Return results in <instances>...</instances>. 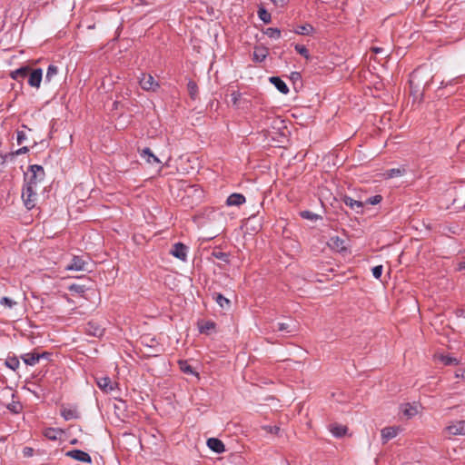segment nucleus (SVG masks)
<instances>
[{
	"instance_id": "f257e3e1",
	"label": "nucleus",
	"mask_w": 465,
	"mask_h": 465,
	"mask_svg": "<svg viewBox=\"0 0 465 465\" xmlns=\"http://www.w3.org/2000/svg\"><path fill=\"white\" fill-rule=\"evenodd\" d=\"M22 199L25 206L31 210L33 209L37 201V188L35 182H26L22 191Z\"/></svg>"
},
{
	"instance_id": "f03ea898",
	"label": "nucleus",
	"mask_w": 465,
	"mask_h": 465,
	"mask_svg": "<svg viewBox=\"0 0 465 465\" xmlns=\"http://www.w3.org/2000/svg\"><path fill=\"white\" fill-rule=\"evenodd\" d=\"M445 433L451 436H465V420H454L445 428Z\"/></svg>"
},
{
	"instance_id": "7ed1b4c3",
	"label": "nucleus",
	"mask_w": 465,
	"mask_h": 465,
	"mask_svg": "<svg viewBox=\"0 0 465 465\" xmlns=\"http://www.w3.org/2000/svg\"><path fill=\"white\" fill-rule=\"evenodd\" d=\"M89 261L88 259H84L82 256H74L70 262L65 266V270L67 271H89L88 269Z\"/></svg>"
},
{
	"instance_id": "20e7f679",
	"label": "nucleus",
	"mask_w": 465,
	"mask_h": 465,
	"mask_svg": "<svg viewBox=\"0 0 465 465\" xmlns=\"http://www.w3.org/2000/svg\"><path fill=\"white\" fill-rule=\"evenodd\" d=\"M139 84L141 87L147 92H154L159 87V84L155 81L154 77L150 74H142Z\"/></svg>"
},
{
	"instance_id": "39448f33",
	"label": "nucleus",
	"mask_w": 465,
	"mask_h": 465,
	"mask_svg": "<svg viewBox=\"0 0 465 465\" xmlns=\"http://www.w3.org/2000/svg\"><path fill=\"white\" fill-rule=\"evenodd\" d=\"M43 79V71L41 68L31 69L28 74V84L31 87L38 89Z\"/></svg>"
},
{
	"instance_id": "423d86ee",
	"label": "nucleus",
	"mask_w": 465,
	"mask_h": 465,
	"mask_svg": "<svg viewBox=\"0 0 465 465\" xmlns=\"http://www.w3.org/2000/svg\"><path fill=\"white\" fill-rule=\"evenodd\" d=\"M188 247L182 242L173 244L170 253L179 260L185 262L187 259Z\"/></svg>"
},
{
	"instance_id": "0eeeda50",
	"label": "nucleus",
	"mask_w": 465,
	"mask_h": 465,
	"mask_svg": "<svg viewBox=\"0 0 465 465\" xmlns=\"http://www.w3.org/2000/svg\"><path fill=\"white\" fill-rule=\"evenodd\" d=\"M67 457H70L74 460H76L78 461H82V462H86V463H91L92 462V459H91V456L84 451V450H69L66 452L65 454Z\"/></svg>"
},
{
	"instance_id": "6e6552de",
	"label": "nucleus",
	"mask_w": 465,
	"mask_h": 465,
	"mask_svg": "<svg viewBox=\"0 0 465 465\" xmlns=\"http://www.w3.org/2000/svg\"><path fill=\"white\" fill-rule=\"evenodd\" d=\"M97 386L104 392H112L116 386L115 382H113L109 377H98L96 378Z\"/></svg>"
},
{
	"instance_id": "1a4fd4ad",
	"label": "nucleus",
	"mask_w": 465,
	"mask_h": 465,
	"mask_svg": "<svg viewBox=\"0 0 465 465\" xmlns=\"http://www.w3.org/2000/svg\"><path fill=\"white\" fill-rule=\"evenodd\" d=\"M31 176L26 182H35L36 183L42 181L45 177V171L41 165L34 164L30 166Z\"/></svg>"
},
{
	"instance_id": "9d476101",
	"label": "nucleus",
	"mask_w": 465,
	"mask_h": 465,
	"mask_svg": "<svg viewBox=\"0 0 465 465\" xmlns=\"http://www.w3.org/2000/svg\"><path fill=\"white\" fill-rule=\"evenodd\" d=\"M48 353L44 352L42 354L36 352H29L24 354L21 358L26 365L34 366L35 365L41 358L47 357Z\"/></svg>"
},
{
	"instance_id": "9b49d317",
	"label": "nucleus",
	"mask_w": 465,
	"mask_h": 465,
	"mask_svg": "<svg viewBox=\"0 0 465 465\" xmlns=\"http://www.w3.org/2000/svg\"><path fill=\"white\" fill-rule=\"evenodd\" d=\"M31 67L28 65L21 66L20 68L10 72V77L15 81H20L28 77Z\"/></svg>"
},
{
	"instance_id": "f8f14e48",
	"label": "nucleus",
	"mask_w": 465,
	"mask_h": 465,
	"mask_svg": "<svg viewBox=\"0 0 465 465\" xmlns=\"http://www.w3.org/2000/svg\"><path fill=\"white\" fill-rule=\"evenodd\" d=\"M140 156L142 159L145 160L148 163H156L160 164L161 161L159 158L153 154L150 148H143L140 150Z\"/></svg>"
},
{
	"instance_id": "ddd939ff",
	"label": "nucleus",
	"mask_w": 465,
	"mask_h": 465,
	"mask_svg": "<svg viewBox=\"0 0 465 465\" xmlns=\"http://www.w3.org/2000/svg\"><path fill=\"white\" fill-rule=\"evenodd\" d=\"M343 203L351 209L354 210L357 213H362L363 203L354 200L350 196H344Z\"/></svg>"
},
{
	"instance_id": "4468645a",
	"label": "nucleus",
	"mask_w": 465,
	"mask_h": 465,
	"mask_svg": "<svg viewBox=\"0 0 465 465\" xmlns=\"http://www.w3.org/2000/svg\"><path fill=\"white\" fill-rule=\"evenodd\" d=\"M207 446L216 453H223L225 450L223 441L216 438H210L207 440Z\"/></svg>"
},
{
	"instance_id": "2eb2a0df",
	"label": "nucleus",
	"mask_w": 465,
	"mask_h": 465,
	"mask_svg": "<svg viewBox=\"0 0 465 465\" xmlns=\"http://www.w3.org/2000/svg\"><path fill=\"white\" fill-rule=\"evenodd\" d=\"M399 428L397 427H386L381 430V439L383 443L395 438L398 435Z\"/></svg>"
},
{
	"instance_id": "dca6fc26",
	"label": "nucleus",
	"mask_w": 465,
	"mask_h": 465,
	"mask_svg": "<svg viewBox=\"0 0 465 465\" xmlns=\"http://www.w3.org/2000/svg\"><path fill=\"white\" fill-rule=\"evenodd\" d=\"M245 203V197L242 193H232L226 200L229 206H240Z\"/></svg>"
},
{
	"instance_id": "f3484780",
	"label": "nucleus",
	"mask_w": 465,
	"mask_h": 465,
	"mask_svg": "<svg viewBox=\"0 0 465 465\" xmlns=\"http://www.w3.org/2000/svg\"><path fill=\"white\" fill-rule=\"evenodd\" d=\"M270 82L276 87V89L283 94L289 93L287 84L278 76L270 77Z\"/></svg>"
},
{
	"instance_id": "a211bd4d",
	"label": "nucleus",
	"mask_w": 465,
	"mask_h": 465,
	"mask_svg": "<svg viewBox=\"0 0 465 465\" xmlns=\"http://www.w3.org/2000/svg\"><path fill=\"white\" fill-rule=\"evenodd\" d=\"M401 410L404 416H406L409 419L412 418L418 413V406L415 404H403L401 405Z\"/></svg>"
},
{
	"instance_id": "6ab92c4d",
	"label": "nucleus",
	"mask_w": 465,
	"mask_h": 465,
	"mask_svg": "<svg viewBox=\"0 0 465 465\" xmlns=\"http://www.w3.org/2000/svg\"><path fill=\"white\" fill-rule=\"evenodd\" d=\"M330 246L338 252L346 249L345 242L339 237H331L330 240Z\"/></svg>"
},
{
	"instance_id": "aec40b11",
	"label": "nucleus",
	"mask_w": 465,
	"mask_h": 465,
	"mask_svg": "<svg viewBox=\"0 0 465 465\" xmlns=\"http://www.w3.org/2000/svg\"><path fill=\"white\" fill-rule=\"evenodd\" d=\"M61 415L65 420H75L78 418V412L75 409L63 408L61 410Z\"/></svg>"
},
{
	"instance_id": "412c9836",
	"label": "nucleus",
	"mask_w": 465,
	"mask_h": 465,
	"mask_svg": "<svg viewBox=\"0 0 465 465\" xmlns=\"http://www.w3.org/2000/svg\"><path fill=\"white\" fill-rule=\"evenodd\" d=\"M330 430L333 436L340 438L346 434L347 427L343 425L333 424L331 425Z\"/></svg>"
},
{
	"instance_id": "4be33fe9",
	"label": "nucleus",
	"mask_w": 465,
	"mask_h": 465,
	"mask_svg": "<svg viewBox=\"0 0 465 465\" xmlns=\"http://www.w3.org/2000/svg\"><path fill=\"white\" fill-rule=\"evenodd\" d=\"M313 30H314V28L312 27V25H311L309 24H305V25H298L294 29V32L297 35H309L313 32Z\"/></svg>"
},
{
	"instance_id": "5701e85b",
	"label": "nucleus",
	"mask_w": 465,
	"mask_h": 465,
	"mask_svg": "<svg viewBox=\"0 0 465 465\" xmlns=\"http://www.w3.org/2000/svg\"><path fill=\"white\" fill-rule=\"evenodd\" d=\"M406 173L405 168L400 167V168H392L383 174L385 178H394V177H400L402 176Z\"/></svg>"
},
{
	"instance_id": "b1692460",
	"label": "nucleus",
	"mask_w": 465,
	"mask_h": 465,
	"mask_svg": "<svg viewBox=\"0 0 465 465\" xmlns=\"http://www.w3.org/2000/svg\"><path fill=\"white\" fill-rule=\"evenodd\" d=\"M58 72H59V70L56 65L50 64L47 68L45 81L46 83H50L54 79V77L58 74Z\"/></svg>"
},
{
	"instance_id": "393cba45",
	"label": "nucleus",
	"mask_w": 465,
	"mask_h": 465,
	"mask_svg": "<svg viewBox=\"0 0 465 465\" xmlns=\"http://www.w3.org/2000/svg\"><path fill=\"white\" fill-rule=\"evenodd\" d=\"M179 366L183 373L191 374L198 377V373L193 371V367L186 361H180Z\"/></svg>"
},
{
	"instance_id": "a878e982",
	"label": "nucleus",
	"mask_w": 465,
	"mask_h": 465,
	"mask_svg": "<svg viewBox=\"0 0 465 465\" xmlns=\"http://www.w3.org/2000/svg\"><path fill=\"white\" fill-rule=\"evenodd\" d=\"M5 366L8 367L9 369L13 370V371H16L19 366H20V362H19V360L16 358V357H9L5 360Z\"/></svg>"
},
{
	"instance_id": "bb28decb",
	"label": "nucleus",
	"mask_w": 465,
	"mask_h": 465,
	"mask_svg": "<svg viewBox=\"0 0 465 465\" xmlns=\"http://www.w3.org/2000/svg\"><path fill=\"white\" fill-rule=\"evenodd\" d=\"M267 56L265 49H255L253 52V60L256 62H262Z\"/></svg>"
},
{
	"instance_id": "cd10ccee",
	"label": "nucleus",
	"mask_w": 465,
	"mask_h": 465,
	"mask_svg": "<svg viewBox=\"0 0 465 465\" xmlns=\"http://www.w3.org/2000/svg\"><path fill=\"white\" fill-rule=\"evenodd\" d=\"M215 301L222 308H229L230 301L221 293L215 294Z\"/></svg>"
},
{
	"instance_id": "c85d7f7f",
	"label": "nucleus",
	"mask_w": 465,
	"mask_h": 465,
	"mask_svg": "<svg viewBox=\"0 0 465 465\" xmlns=\"http://www.w3.org/2000/svg\"><path fill=\"white\" fill-rule=\"evenodd\" d=\"M258 16L265 24L271 22V15L262 7L259 8Z\"/></svg>"
},
{
	"instance_id": "c756f323",
	"label": "nucleus",
	"mask_w": 465,
	"mask_h": 465,
	"mask_svg": "<svg viewBox=\"0 0 465 465\" xmlns=\"http://www.w3.org/2000/svg\"><path fill=\"white\" fill-rule=\"evenodd\" d=\"M301 216L303 219H307V220H310V221H317V220L321 219V216L319 214L314 213L310 212V211H302V212H301Z\"/></svg>"
},
{
	"instance_id": "7c9ffc66",
	"label": "nucleus",
	"mask_w": 465,
	"mask_h": 465,
	"mask_svg": "<svg viewBox=\"0 0 465 465\" xmlns=\"http://www.w3.org/2000/svg\"><path fill=\"white\" fill-rule=\"evenodd\" d=\"M278 331L290 333V332L295 331L296 329H295L294 325H291V324L285 323V322H280V323H278Z\"/></svg>"
},
{
	"instance_id": "2f4dec72",
	"label": "nucleus",
	"mask_w": 465,
	"mask_h": 465,
	"mask_svg": "<svg viewBox=\"0 0 465 465\" xmlns=\"http://www.w3.org/2000/svg\"><path fill=\"white\" fill-rule=\"evenodd\" d=\"M265 35L270 38L278 39L281 36V31L278 28L269 27L266 29Z\"/></svg>"
},
{
	"instance_id": "473e14b6",
	"label": "nucleus",
	"mask_w": 465,
	"mask_h": 465,
	"mask_svg": "<svg viewBox=\"0 0 465 465\" xmlns=\"http://www.w3.org/2000/svg\"><path fill=\"white\" fill-rule=\"evenodd\" d=\"M68 289L70 292L79 293V294L84 293L86 290L84 285H80V284H71Z\"/></svg>"
},
{
	"instance_id": "72a5a7b5",
	"label": "nucleus",
	"mask_w": 465,
	"mask_h": 465,
	"mask_svg": "<svg viewBox=\"0 0 465 465\" xmlns=\"http://www.w3.org/2000/svg\"><path fill=\"white\" fill-rule=\"evenodd\" d=\"M440 361L445 364V365H456L458 364V360L456 358H453V357H450V356H443L441 355L440 357Z\"/></svg>"
},
{
	"instance_id": "f704fd0d",
	"label": "nucleus",
	"mask_w": 465,
	"mask_h": 465,
	"mask_svg": "<svg viewBox=\"0 0 465 465\" xmlns=\"http://www.w3.org/2000/svg\"><path fill=\"white\" fill-rule=\"evenodd\" d=\"M295 50L306 59L310 58L309 51L304 45H295Z\"/></svg>"
},
{
	"instance_id": "c9c22d12",
	"label": "nucleus",
	"mask_w": 465,
	"mask_h": 465,
	"mask_svg": "<svg viewBox=\"0 0 465 465\" xmlns=\"http://www.w3.org/2000/svg\"><path fill=\"white\" fill-rule=\"evenodd\" d=\"M7 409L14 413H19L22 407L18 401H13L7 405Z\"/></svg>"
},
{
	"instance_id": "e433bc0d",
	"label": "nucleus",
	"mask_w": 465,
	"mask_h": 465,
	"mask_svg": "<svg viewBox=\"0 0 465 465\" xmlns=\"http://www.w3.org/2000/svg\"><path fill=\"white\" fill-rule=\"evenodd\" d=\"M383 272L382 265H377L372 268V275L375 279H380Z\"/></svg>"
},
{
	"instance_id": "4c0bfd02",
	"label": "nucleus",
	"mask_w": 465,
	"mask_h": 465,
	"mask_svg": "<svg viewBox=\"0 0 465 465\" xmlns=\"http://www.w3.org/2000/svg\"><path fill=\"white\" fill-rule=\"evenodd\" d=\"M0 304L1 305H4V306H6L8 308H12L15 304H16L15 302H14L13 300H11L10 298L8 297H3L1 300H0Z\"/></svg>"
},
{
	"instance_id": "58836bf2",
	"label": "nucleus",
	"mask_w": 465,
	"mask_h": 465,
	"mask_svg": "<svg viewBox=\"0 0 465 465\" xmlns=\"http://www.w3.org/2000/svg\"><path fill=\"white\" fill-rule=\"evenodd\" d=\"M214 327H215V323L214 322H205L203 325H202L200 327V331L201 332H207L208 331L214 329Z\"/></svg>"
},
{
	"instance_id": "ea45409f",
	"label": "nucleus",
	"mask_w": 465,
	"mask_h": 465,
	"mask_svg": "<svg viewBox=\"0 0 465 465\" xmlns=\"http://www.w3.org/2000/svg\"><path fill=\"white\" fill-rule=\"evenodd\" d=\"M382 197L381 195H374L366 200L368 204L375 205L381 203Z\"/></svg>"
},
{
	"instance_id": "a19ab883",
	"label": "nucleus",
	"mask_w": 465,
	"mask_h": 465,
	"mask_svg": "<svg viewBox=\"0 0 465 465\" xmlns=\"http://www.w3.org/2000/svg\"><path fill=\"white\" fill-rule=\"evenodd\" d=\"M213 255L215 258L219 259V260H222L223 262H228V254L225 253V252H213Z\"/></svg>"
},
{
	"instance_id": "79ce46f5",
	"label": "nucleus",
	"mask_w": 465,
	"mask_h": 465,
	"mask_svg": "<svg viewBox=\"0 0 465 465\" xmlns=\"http://www.w3.org/2000/svg\"><path fill=\"white\" fill-rule=\"evenodd\" d=\"M188 89L190 91V94L193 98H194V95L196 94L197 93V85L194 82H189L188 83Z\"/></svg>"
},
{
	"instance_id": "37998d69",
	"label": "nucleus",
	"mask_w": 465,
	"mask_h": 465,
	"mask_svg": "<svg viewBox=\"0 0 465 465\" xmlns=\"http://www.w3.org/2000/svg\"><path fill=\"white\" fill-rule=\"evenodd\" d=\"M28 151H29V149L27 146H23V147L19 148L18 150H16L15 152L11 153L10 158H13L15 155L26 153Z\"/></svg>"
},
{
	"instance_id": "c03bdc74",
	"label": "nucleus",
	"mask_w": 465,
	"mask_h": 465,
	"mask_svg": "<svg viewBox=\"0 0 465 465\" xmlns=\"http://www.w3.org/2000/svg\"><path fill=\"white\" fill-rule=\"evenodd\" d=\"M262 429L272 434H277L280 430V428L278 426H269L268 425V426H263Z\"/></svg>"
},
{
	"instance_id": "a18cd8bd",
	"label": "nucleus",
	"mask_w": 465,
	"mask_h": 465,
	"mask_svg": "<svg viewBox=\"0 0 465 465\" xmlns=\"http://www.w3.org/2000/svg\"><path fill=\"white\" fill-rule=\"evenodd\" d=\"M17 143L21 144L26 140V134L24 131H17Z\"/></svg>"
},
{
	"instance_id": "49530a36",
	"label": "nucleus",
	"mask_w": 465,
	"mask_h": 465,
	"mask_svg": "<svg viewBox=\"0 0 465 465\" xmlns=\"http://www.w3.org/2000/svg\"><path fill=\"white\" fill-rule=\"evenodd\" d=\"M125 408H126V404H125V401H119L117 403H114L115 411H124Z\"/></svg>"
},
{
	"instance_id": "de8ad7c7",
	"label": "nucleus",
	"mask_w": 465,
	"mask_h": 465,
	"mask_svg": "<svg viewBox=\"0 0 465 465\" xmlns=\"http://www.w3.org/2000/svg\"><path fill=\"white\" fill-rule=\"evenodd\" d=\"M45 436L50 440H56V431L54 429H48L45 432Z\"/></svg>"
},
{
	"instance_id": "09e8293b",
	"label": "nucleus",
	"mask_w": 465,
	"mask_h": 465,
	"mask_svg": "<svg viewBox=\"0 0 465 465\" xmlns=\"http://www.w3.org/2000/svg\"><path fill=\"white\" fill-rule=\"evenodd\" d=\"M231 97H232V102L233 104H237L238 103V100L239 98L241 97V94L238 93V92H233L232 94H231Z\"/></svg>"
},
{
	"instance_id": "8fccbe9b",
	"label": "nucleus",
	"mask_w": 465,
	"mask_h": 465,
	"mask_svg": "<svg viewBox=\"0 0 465 465\" xmlns=\"http://www.w3.org/2000/svg\"><path fill=\"white\" fill-rule=\"evenodd\" d=\"M88 331L90 333H92L94 336H99L102 334L103 330L101 328L97 327L95 329H93V331H91L90 330H88Z\"/></svg>"
},
{
	"instance_id": "3c124183",
	"label": "nucleus",
	"mask_w": 465,
	"mask_h": 465,
	"mask_svg": "<svg viewBox=\"0 0 465 465\" xmlns=\"http://www.w3.org/2000/svg\"><path fill=\"white\" fill-rule=\"evenodd\" d=\"M291 79H292V81L300 80V79H301V74H300V73H298V72H292V73L291 74Z\"/></svg>"
},
{
	"instance_id": "603ef678",
	"label": "nucleus",
	"mask_w": 465,
	"mask_h": 465,
	"mask_svg": "<svg viewBox=\"0 0 465 465\" xmlns=\"http://www.w3.org/2000/svg\"><path fill=\"white\" fill-rule=\"evenodd\" d=\"M272 2L278 6H283L286 4V0H272Z\"/></svg>"
},
{
	"instance_id": "864d4df0",
	"label": "nucleus",
	"mask_w": 465,
	"mask_h": 465,
	"mask_svg": "<svg viewBox=\"0 0 465 465\" xmlns=\"http://www.w3.org/2000/svg\"><path fill=\"white\" fill-rule=\"evenodd\" d=\"M10 157V153L9 154H0V165L4 164L7 158Z\"/></svg>"
},
{
	"instance_id": "5fc2aeb1",
	"label": "nucleus",
	"mask_w": 465,
	"mask_h": 465,
	"mask_svg": "<svg viewBox=\"0 0 465 465\" xmlns=\"http://www.w3.org/2000/svg\"><path fill=\"white\" fill-rule=\"evenodd\" d=\"M372 51H373L375 54H379V53L383 52V49H382V48H381V47H372Z\"/></svg>"
},
{
	"instance_id": "6e6d98bb",
	"label": "nucleus",
	"mask_w": 465,
	"mask_h": 465,
	"mask_svg": "<svg viewBox=\"0 0 465 465\" xmlns=\"http://www.w3.org/2000/svg\"><path fill=\"white\" fill-rule=\"evenodd\" d=\"M465 269V262L459 263L458 270L462 271Z\"/></svg>"
},
{
	"instance_id": "4d7b16f0",
	"label": "nucleus",
	"mask_w": 465,
	"mask_h": 465,
	"mask_svg": "<svg viewBox=\"0 0 465 465\" xmlns=\"http://www.w3.org/2000/svg\"><path fill=\"white\" fill-rule=\"evenodd\" d=\"M28 451H25V454H30V452L32 451V449H26Z\"/></svg>"
},
{
	"instance_id": "13d9d810",
	"label": "nucleus",
	"mask_w": 465,
	"mask_h": 465,
	"mask_svg": "<svg viewBox=\"0 0 465 465\" xmlns=\"http://www.w3.org/2000/svg\"><path fill=\"white\" fill-rule=\"evenodd\" d=\"M28 451H25V454H30V452L32 451V449H26Z\"/></svg>"
},
{
	"instance_id": "bf43d9fd",
	"label": "nucleus",
	"mask_w": 465,
	"mask_h": 465,
	"mask_svg": "<svg viewBox=\"0 0 465 465\" xmlns=\"http://www.w3.org/2000/svg\"><path fill=\"white\" fill-rule=\"evenodd\" d=\"M28 451H25V454H30V452L32 451V449H26Z\"/></svg>"
}]
</instances>
